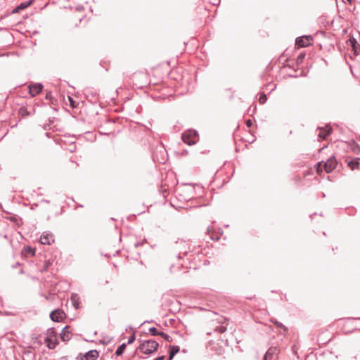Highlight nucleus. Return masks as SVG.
Instances as JSON below:
<instances>
[{
    "instance_id": "nucleus-19",
    "label": "nucleus",
    "mask_w": 360,
    "mask_h": 360,
    "mask_svg": "<svg viewBox=\"0 0 360 360\" xmlns=\"http://www.w3.org/2000/svg\"><path fill=\"white\" fill-rule=\"evenodd\" d=\"M51 264L52 263H51V262L50 260H46L44 262V265H43V266H42V268L41 269V271H42V272L46 271L48 270V269L49 268V266L51 265Z\"/></svg>"
},
{
    "instance_id": "nucleus-28",
    "label": "nucleus",
    "mask_w": 360,
    "mask_h": 360,
    "mask_svg": "<svg viewBox=\"0 0 360 360\" xmlns=\"http://www.w3.org/2000/svg\"><path fill=\"white\" fill-rule=\"evenodd\" d=\"M246 123H247V125H248V126H250V125H252V122H251V120H247V121H246Z\"/></svg>"
},
{
    "instance_id": "nucleus-14",
    "label": "nucleus",
    "mask_w": 360,
    "mask_h": 360,
    "mask_svg": "<svg viewBox=\"0 0 360 360\" xmlns=\"http://www.w3.org/2000/svg\"><path fill=\"white\" fill-rule=\"evenodd\" d=\"M331 131L332 128L329 126H327L326 129H323L322 128L321 129V131L318 136L319 137L324 139L328 136Z\"/></svg>"
},
{
    "instance_id": "nucleus-26",
    "label": "nucleus",
    "mask_w": 360,
    "mask_h": 360,
    "mask_svg": "<svg viewBox=\"0 0 360 360\" xmlns=\"http://www.w3.org/2000/svg\"><path fill=\"white\" fill-rule=\"evenodd\" d=\"M68 99H69V101L70 103V105L72 107V108H75L76 107V102L73 100V98L70 96H68Z\"/></svg>"
},
{
    "instance_id": "nucleus-12",
    "label": "nucleus",
    "mask_w": 360,
    "mask_h": 360,
    "mask_svg": "<svg viewBox=\"0 0 360 360\" xmlns=\"http://www.w3.org/2000/svg\"><path fill=\"white\" fill-rule=\"evenodd\" d=\"M69 328V326H65L62 329L60 333V338L62 339L63 341H67L70 339L71 336L70 335Z\"/></svg>"
},
{
    "instance_id": "nucleus-6",
    "label": "nucleus",
    "mask_w": 360,
    "mask_h": 360,
    "mask_svg": "<svg viewBox=\"0 0 360 360\" xmlns=\"http://www.w3.org/2000/svg\"><path fill=\"white\" fill-rule=\"evenodd\" d=\"M313 38L311 35L299 37L295 40V44L300 47H307L311 44Z\"/></svg>"
},
{
    "instance_id": "nucleus-16",
    "label": "nucleus",
    "mask_w": 360,
    "mask_h": 360,
    "mask_svg": "<svg viewBox=\"0 0 360 360\" xmlns=\"http://www.w3.org/2000/svg\"><path fill=\"white\" fill-rule=\"evenodd\" d=\"M359 160L360 158H358L356 160H351L348 162V165L351 167L352 169H354L358 168L359 165Z\"/></svg>"
},
{
    "instance_id": "nucleus-20",
    "label": "nucleus",
    "mask_w": 360,
    "mask_h": 360,
    "mask_svg": "<svg viewBox=\"0 0 360 360\" xmlns=\"http://www.w3.org/2000/svg\"><path fill=\"white\" fill-rule=\"evenodd\" d=\"M160 336H161L163 339H165L167 342H172V340L171 336H169L168 334L165 333L163 332L160 333Z\"/></svg>"
},
{
    "instance_id": "nucleus-15",
    "label": "nucleus",
    "mask_w": 360,
    "mask_h": 360,
    "mask_svg": "<svg viewBox=\"0 0 360 360\" xmlns=\"http://www.w3.org/2000/svg\"><path fill=\"white\" fill-rule=\"evenodd\" d=\"M126 343H122L121 345H120L115 351V354L117 356L122 355L126 349Z\"/></svg>"
},
{
    "instance_id": "nucleus-22",
    "label": "nucleus",
    "mask_w": 360,
    "mask_h": 360,
    "mask_svg": "<svg viewBox=\"0 0 360 360\" xmlns=\"http://www.w3.org/2000/svg\"><path fill=\"white\" fill-rule=\"evenodd\" d=\"M149 332L152 335H160V332H158L157 328H155V327H151L149 328Z\"/></svg>"
},
{
    "instance_id": "nucleus-18",
    "label": "nucleus",
    "mask_w": 360,
    "mask_h": 360,
    "mask_svg": "<svg viewBox=\"0 0 360 360\" xmlns=\"http://www.w3.org/2000/svg\"><path fill=\"white\" fill-rule=\"evenodd\" d=\"M23 252L25 254H29L30 255H35V249L31 248L30 246H26L24 248Z\"/></svg>"
},
{
    "instance_id": "nucleus-4",
    "label": "nucleus",
    "mask_w": 360,
    "mask_h": 360,
    "mask_svg": "<svg viewBox=\"0 0 360 360\" xmlns=\"http://www.w3.org/2000/svg\"><path fill=\"white\" fill-rule=\"evenodd\" d=\"M187 246L188 243L184 240L176 241L175 243L174 250L178 252V253L176 254V257L178 259H181L188 255L189 248Z\"/></svg>"
},
{
    "instance_id": "nucleus-27",
    "label": "nucleus",
    "mask_w": 360,
    "mask_h": 360,
    "mask_svg": "<svg viewBox=\"0 0 360 360\" xmlns=\"http://www.w3.org/2000/svg\"><path fill=\"white\" fill-rule=\"evenodd\" d=\"M20 11H21V9H20V8H18V6H16V7L13 9V13H18Z\"/></svg>"
},
{
    "instance_id": "nucleus-3",
    "label": "nucleus",
    "mask_w": 360,
    "mask_h": 360,
    "mask_svg": "<svg viewBox=\"0 0 360 360\" xmlns=\"http://www.w3.org/2000/svg\"><path fill=\"white\" fill-rule=\"evenodd\" d=\"M181 139L185 143L192 146L196 143L198 140V134L195 130H188L182 134Z\"/></svg>"
},
{
    "instance_id": "nucleus-2",
    "label": "nucleus",
    "mask_w": 360,
    "mask_h": 360,
    "mask_svg": "<svg viewBox=\"0 0 360 360\" xmlns=\"http://www.w3.org/2000/svg\"><path fill=\"white\" fill-rule=\"evenodd\" d=\"M46 346L49 349H54L58 345L57 339V333L53 328H50L46 331V337L44 339Z\"/></svg>"
},
{
    "instance_id": "nucleus-11",
    "label": "nucleus",
    "mask_w": 360,
    "mask_h": 360,
    "mask_svg": "<svg viewBox=\"0 0 360 360\" xmlns=\"http://www.w3.org/2000/svg\"><path fill=\"white\" fill-rule=\"evenodd\" d=\"M98 356V352L97 350H90L84 355L82 360H95Z\"/></svg>"
},
{
    "instance_id": "nucleus-31",
    "label": "nucleus",
    "mask_w": 360,
    "mask_h": 360,
    "mask_svg": "<svg viewBox=\"0 0 360 360\" xmlns=\"http://www.w3.org/2000/svg\"><path fill=\"white\" fill-rule=\"evenodd\" d=\"M276 323L278 325V326L284 328V326L283 325V323H278V322H276Z\"/></svg>"
},
{
    "instance_id": "nucleus-29",
    "label": "nucleus",
    "mask_w": 360,
    "mask_h": 360,
    "mask_svg": "<svg viewBox=\"0 0 360 360\" xmlns=\"http://www.w3.org/2000/svg\"><path fill=\"white\" fill-rule=\"evenodd\" d=\"M70 152H72H72H74V151L75 150V146H72V147L70 148Z\"/></svg>"
},
{
    "instance_id": "nucleus-35",
    "label": "nucleus",
    "mask_w": 360,
    "mask_h": 360,
    "mask_svg": "<svg viewBox=\"0 0 360 360\" xmlns=\"http://www.w3.org/2000/svg\"><path fill=\"white\" fill-rule=\"evenodd\" d=\"M46 99H49V94H47V95H46Z\"/></svg>"
},
{
    "instance_id": "nucleus-9",
    "label": "nucleus",
    "mask_w": 360,
    "mask_h": 360,
    "mask_svg": "<svg viewBox=\"0 0 360 360\" xmlns=\"http://www.w3.org/2000/svg\"><path fill=\"white\" fill-rule=\"evenodd\" d=\"M63 312L60 309H55L52 311L50 314V318L52 321L55 322H60L63 319Z\"/></svg>"
},
{
    "instance_id": "nucleus-32",
    "label": "nucleus",
    "mask_w": 360,
    "mask_h": 360,
    "mask_svg": "<svg viewBox=\"0 0 360 360\" xmlns=\"http://www.w3.org/2000/svg\"><path fill=\"white\" fill-rule=\"evenodd\" d=\"M82 6H77V11H81V10H82Z\"/></svg>"
},
{
    "instance_id": "nucleus-10",
    "label": "nucleus",
    "mask_w": 360,
    "mask_h": 360,
    "mask_svg": "<svg viewBox=\"0 0 360 360\" xmlns=\"http://www.w3.org/2000/svg\"><path fill=\"white\" fill-rule=\"evenodd\" d=\"M29 88L30 94L32 97H34L41 91L43 89V85L40 83H36L32 85H30Z\"/></svg>"
},
{
    "instance_id": "nucleus-24",
    "label": "nucleus",
    "mask_w": 360,
    "mask_h": 360,
    "mask_svg": "<svg viewBox=\"0 0 360 360\" xmlns=\"http://www.w3.org/2000/svg\"><path fill=\"white\" fill-rule=\"evenodd\" d=\"M349 43H350L351 46L353 47L354 51L356 52V44H357L356 40L354 38L350 39Z\"/></svg>"
},
{
    "instance_id": "nucleus-1",
    "label": "nucleus",
    "mask_w": 360,
    "mask_h": 360,
    "mask_svg": "<svg viewBox=\"0 0 360 360\" xmlns=\"http://www.w3.org/2000/svg\"><path fill=\"white\" fill-rule=\"evenodd\" d=\"M158 343L153 340H148L143 341L138 347L142 353L145 354H151L158 348Z\"/></svg>"
},
{
    "instance_id": "nucleus-33",
    "label": "nucleus",
    "mask_w": 360,
    "mask_h": 360,
    "mask_svg": "<svg viewBox=\"0 0 360 360\" xmlns=\"http://www.w3.org/2000/svg\"><path fill=\"white\" fill-rule=\"evenodd\" d=\"M211 238H212V240H215V238H214L213 236H211ZM218 239H219V238H216V240H218Z\"/></svg>"
},
{
    "instance_id": "nucleus-13",
    "label": "nucleus",
    "mask_w": 360,
    "mask_h": 360,
    "mask_svg": "<svg viewBox=\"0 0 360 360\" xmlns=\"http://www.w3.org/2000/svg\"><path fill=\"white\" fill-rule=\"evenodd\" d=\"M179 346L173 345L169 347V355L167 360H172L174 356L179 352Z\"/></svg>"
},
{
    "instance_id": "nucleus-34",
    "label": "nucleus",
    "mask_w": 360,
    "mask_h": 360,
    "mask_svg": "<svg viewBox=\"0 0 360 360\" xmlns=\"http://www.w3.org/2000/svg\"><path fill=\"white\" fill-rule=\"evenodd\" d=\"M274 89H275V85L274 84V87L271 89V91H274Z\"/></svg>"
},
{
    "instance_id": "nucleus-17",
    "label": "nucleus",
    "mask_w": 360,
    "mask_h": 360,
    "mask_svg": "<svg viewBox=\"0 0 360 360\" xmlns=\"http://www.w3.org/2000/svg\"><path fill=\"white\" fill-rule=\"evenodd\" d=\"M32 0L23 1L18 5V8L23 10V9L29 7L32 4Z\"/></svg>"
},
{
    "instance_id": "nucleus-21",
    "label": "nucleus",
    "mask_w": 360,
    "mask_h": 360,
    "mask_svg": "<svg viewBox=\"0 0 360 360\" xmlns=\"http://www.w3.org/2000/svg\"><path fill=\"white\" fill-rule=\"evenodd\" d=\"M267 100V97H266V95L264 94V93H262L261 95H260V97L259 98V102L261 103V104H264L266 103Z\"/></svg>"
},
{
    "instance_id": "nucleus-30",
    "label": "nucleus",
    "mask_w": 360,
    "mask_h": 360,
    "mask_svg": "<svg viewBox=\"0 0 360 360\" xmlns=\"http://www.w3.org/2000/svg\"><path fill=\"white\" fill-rule=\"evenodd\" d=\"M73 304L75 308H78L79 303H77L75 300H73Z\"/></svg>"
},
{
    "instance_id": "nucleus-8",
    "label": "nucleus",
    "mask_w": 360,
    "mask_h": 360,
    "mask_svg": "<svg viewBox=\"0 0 360 360\" xmlns=\"http://www.w3.org/2000/svg\"><path fill=\"white\" fill-rule=\"evenodd\" d=\"M53 241V236L51 233L44 232L40 238V242L43 245H50Z\"/></svg>"
},
{
    "instance_id": "nucleus-23",
    "label": "nucleus",
    "mask_w": 360,
    "mask_h": 360,
    "mask_svg": "<svg viewBox=\"0 0 360 360\" xmlns=\"http://www.w3.org/2000/svg\"><path fill=\"white\" fill-rule=\"evenodd\" d=\"M215 330L219 333H223L226 330V328L223 326H219L215 328Z\"/></svg>"
},
{
    "instance_id": "nucleus-25",
    "label": "nucleus",
    "mask_w": 360,
    "mask_h": 360,
    "mask_svg": "<svg viewBox=\"0 0 360 360\" xmlns=\"http://www.w3.org/2000/svg\"><path fill=\"white\" fill-rule=\"evenodd\" d=\"M135 339H136V337H135V334L134 333V334H132V335L129 338V339H128V342H127V343H128L129 345H130V344L133 343V342H134Z\"/></svg>"
},
{
    "instance_id": "nucleus-7",
    "label": "nucleus",
    "mask_w": 360,
    "mask_h": 360,
    "mask_svg": "<svg viewBox=\"0 0 360 360\" xmlns=\"http://www.w3.org/2000/svg\"><path fill=\"white\" fill-rule=\"evenodd\" d=\"M278 349L276 347H271L268 349L264 355V360H277Z\"/></svg>"
},
{
    "instance_id": "nucleus-5",
    "label": "nucleus",
    "mask_w": 360,
    "mask_h": 360,
    "mask_svg": "<svg viewBox=\"0 0 360 360\" xmlns=\"http://www.w3.org/2000/svg\"><path fill=\"white\" fill-rule=\"evenodd\" d=\"M323 165L324 170L327 173L332 172L337 166V160L335 156L330 157L326 162H319L317 163V170L319 171L320 167Z\"/></svg>"
}]
</instances>
